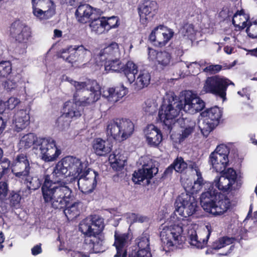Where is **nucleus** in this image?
Segmentation results:
<instances>
[{"mask_svg": "<svg viewBox=\"0 0 257 257\" xmlns=\"http://www.w3.org/2000/svg\"><path fill=\"white\" fill-rule=\"evenodd\" d=\"M87 162L78 158L68 156L62 159L54 167L51 177L48 175L44 177L42 191L44 202L57 208L66 206L71 190L62 180L68 177L70 182L73 183L87 170Z\"/></svg>", "mask_w": 257, "mask_h": 257, "instance_id": "1", "label": "nucleus"}, {"mask_svg": "<svg viewBox=\"0 0 257 257\" xmlns=\"http://www.w3.org/2000/svg\"><path fill=\"white\" fill-rule=\"evenodd\" d=\"M175 216L173 218L175 219ZM173 224L163 226L160 238L163 249L166 251L173 250L182 242V234L187 235L190 245L198 249L204 247L213 229L210 224L198 234L195 229L196 224L188 219H173Z\"/></svg>", "mask_w": 257, "mask_h": 257, "instance_id": "2", "label": "nucleus"}, {"mask_svg": "<svg viewBox=\"0 0 257 257\" xmlns=\"http://www.w3.org/2000/svg\"><path fill=\"white\" fill-rule=\"evenodd\" d=\"M104 228L103 219L86 218L79 224V230L86 235L84 248L89 252H101L105 250L104 239L101 234Z\"/></svg>", "mask_w": 257, "mask_h": 257, "instance_id": "3", "label": "nucleus"}, {"mask_svg": "<svg viewBox=\"0 0 257 257\" xmlns=\"http://www.w3.org/2000/svg\"><path fill=\"white\" fill-rule=\"evenodd\" d=\"M200 201L203 209L214 215L223 214L231 205L229 199L217 190L203 193L200 196Z\"/></svg>", "mask_w": 257, "mask_h": 257, "instance_id": "4", "label": "nucleus"}, {"mask_svg": "<svg viewBox=\"0 0 257 257\" xmlns=\"http://www.w3.org/2000/svg\"><path fill=\"white\" fill-rule=\"evenodd\" d=\"M183 102L173 94H167L159 111L158 116L169 130L175 124L176 118L182 109Z\"/></svg>", "mask_w": 257, "mask_h": 257, "instance_id": "5", "label": "nucleus"}, {"mask_svg": "<svg viewBox=\"0 0 257 257\" xmlns=\"http://www.w3.org/2000/svg\"><path fill=\"white\" fill-rule=\"evenodd\" d=\"M33 153L45 162L56 161L61 154V150L56 145V141L51 137L39 138Z\"/></svg>", "mask_w": 257, "mask_h": 257, "instance_id": "6", "label": "nucleus"}, {"mask_svg": "<svg viewBox=\"0 0 257 257\" xmlns=\"http://www.w3.org/2000/svg\"><path fill=\"white\" fill-rule=\"evenodd\" d=\"M63 80L69 82L73 85L76 92L89 91V96L83 97L80 100L79 104L83 106L92 104L97 101L100 97L101 91L100 86L97 82L94 80H89L86 82H77L68 77L63 76Z\"/></svg>", "mask_w": 257, "mask_h": 257, "instance_id": "7", "label": "nucleus"}, {"mask_svg": "<svg viewBox=\"0 0 257 257\" xmlns=\"http://www.w3.org/2000/svg\"><path fill=\"white\" fill-rule=\"evenodd\" d=\"M134 131V123L128 119H112L106 124L107 136L118 141L127 139L133 134Z\"/></svg>", "mask_w": 257, "mask_h": 257, "instance_id": "8", "label": "nucleus"}, {"mask_svg": "<svg viewBox=\"0 0 257 257\" xmlns=\"http://www.w3.org/2000/svg\"><path fill=\"white\" fill-rule=\"evenodd\" d=\"M175 211L183 218H179L175 214H172L167 226L173 224V216H175V220L188 219L191 222L188 217L194 214L197 211V202L193 196H191L187 193H183L177 198L175 202Z\"/></svg>", "mask_w": 257, "mask_h": 257, "instance_id": "9", "label": "nucleus"}, {"mask_svg": "<svg viewBox=\"0 0 257 257\" xmlns=\"http://www.w3.org/2000/svg\"><path fill=\"white\" fill-rule=\"evenodd\" d=\"M229 85H234V83L225 77L219 76L209 77L204 84L202 92L213 94L224 101L226 100V90Z\"/></svg>", "mask_w": 257, "mask_h": 257, "instance_id": "10", "label": "nucleus"}, {"mask_svg": "<svg viewBox=\"0 0 257 257\" xmlns=\"http://www.w3.org/2000/svg\"><path fill=\"white\" fill-rule=\"evenodd\" d=\"M139 163L142 166V168L135 171L133 174L132 180L136 184H140L145 180L149 183V180L158 172L157 163L148 156L141 157Z\"/></svg>", "mask_w": 257, "mask_h": 257, "instance_id": "11", "label": "nucleus"}, {"mask_svg": "<svg viewBox=\"0 0 257 257\" xmlns=\"http://www.w3.org/2000/svg\"><path fill=\"white\" fill-rule=\"evenodd\" d=\"M221 173V175L216 177L211 184L213 190H216L214 189V186L223 192L238 189L240 187L241 183L237 179L236 173L233 169L228 168Z\"/></svg>", "mask_w": 257, "mask_h": 257, "instance_id": "12", "label": "nucleus"}, {"mask_svg": "<svg viewBox=\"0 0 257 257\" xmlns=\"http://www.w3.org/2000/svg\"><path fill=\"white\" fill-rule=\"evenodd\" d=\"M199 127L204 136H207L219 123L222 116L221 109L214 106L202 112Z\"/></svg>", "mask_w": 257, "mask_h": 257, "instance_id": "13", "label": "nucleus"}, {"mask_svg": "<svg viewBox=\"0 0 257 257\" xmlns=\"http://www.w3.org/2000/svg\"><path fill=\"white\" fill-rule=\"evenodd\" d=\"M77 97V93H75L73 101H68L64 103L63 114L58 119V125L63 130L69 127L72 119L81 115V110L78 106H84L79 104L80 100Z\"/></svg>", "mask_w": 257, "mask_h": 257, "instance_id": "14", "label": "nucleus"}, {"mask_svg": "<svg viewBox=\"0 0 257 257\" xmlns=\"http://www.w3.org/2000/svg\"><path fill=\"white\" fill-rule=\"evenodd\" d=\"M229 153V149L227 146L224 144L217 146L209 155V164L217 172H223L228 165Z\"/></svg>", "mask_w": 257, "mask_h": 257, "instance_id": "15", "label": "nucleus"}, {"mask_svg": "<svg viewBox=\"0 0 257 257\" xmlns=\"http://www.w3.org/2000/svg\"><path fill=\"white\" fill-rule=\"evenodd\" d=\"M33 14L40 20H47L55 13V7L52 0H32Z\"/></svg>", "mask_w": 257, "mask_h": 257, "instance_id": "16", "label": "nucleus"}, {"mask_svg": "<svg viewBox=\"0 0 257 257\" xmlns=\"http://www.w3.org/2000/svg\"><path fill=\"white\" fill-rule=\"evenodd\" d=\"M96 172L90 169H87L73 182L76 183L79 190L84 193H90L93 191L97 185Z\"/></svg>", "mask_w": 257, "mask_h": 257, "instance_id": "17", "label": "nucleus"}, {"mask_svg": "<svg viewBox=\"0 0 257 257\" xmlns=\"http://www.w3.org/2000/svg\"><path fill=\"white\" fill-rule=\"evenodd\" d=\"M174 34L173 30L163 25H160L152 30L149 39L155 45L162 47L168 43L173 37Z\"/></svg>", "mask_w": 257, "mask_h": 257, "instance_id": "18", "label": "nucleus"}, {"mask_svg": "<svg viewBox=\"0 0 257 257\" xmlns=\"http://www.w3.org/2000/svg\"><path fill=\"white\" fill-rule=\"evenodd\" d=\"M11 36L19 43H27L32 37L30 27L20 20H16L11 26Z\"/></svg>", "mask_w": 257, "mask_h": 257, "instance_id": "19", "label": "nucleus"}, {"mask_svg": "<svg viewBox=\"0 0 257 257\" xmlns=\"http://www.w3.org/2000/svg\"><path fill=\"white\" fill-rule=\"evenodd\" d=\"M182 108L190 114H195L202 110L205 107V102L197 94L191 91H187L184 94Z\"/></svg>", "mask_w": 257, "mask_h": 257, "instance_id": "20", "label": "nucleus"}, {"mask_svg": "<svg viewBox=\"0 0 257 257\" xmlns=\"http://www.w3.org/2000/svg\"><path fill=\"white\" fill-rule=\"evenodd\" d=\"M31 168L28 157L24 154L17 156L12 164V172L19 180L27 177L30 174Z\"/></svg>", "mask_w": 257, "mask_h": 257, "instance_id": "21", "label": "nucleus"}, {"mask_svg": "<svg viewBox=\"0 0 257 257\" xmlns=\"http://www.w3.org/2000/svg\"><path fill=\"white\" fill-rule=\"evenodd\" d=\"M157 10V4L155 1L146 0L138 6L137 10L141 24L146 26L155 16Z\"/></svg>", "mask_w": 257, "mask_h": 257, "instance_id": "22", "label": "nucleus"}, {"mask_svg": "<svg viewBox=\"0 0 257 257\" xmlns=\"http://www.w3.org/2000/svg\"><path fill=\"white\" fill-rule=\"evenodd\" d=\"M120 50L117 43L111 42L106 44L99 53L95 56V59L98 66L102 65V63L116 58H120Z\"/></svg>", "mask_w": 257, "mask_h": 257, "instance_id": "23", "label": "nucleus"}, {"mask_svg": "<svg viewBox=\"0 0 257 257\" xmlns=\"http://www.w3.org/2000/svg\"><path fill=\"white\" fill-rule=\"evenodd\" d=\"M150 236L144 232L135 240L136 246L128 253L133 257H152L150 247Z\"/></svg>", "mask_w": 257, "mask_h": 257, "instance_id": "24", "label": "nucleus"}, {"mask_svg": "<svg viewBox=\"0 0 257 257\" xmlns=\"http://www.w3.org/2000/svg\"><path fill=\"white\" fill-rule=\"evenodd\" d=\"M115 241L113 245L115 246L116 253L114 257H126L127 247L131 243L132 235L128 233L114 234Z\"/></svg>", "mask_w": 257, "mask_h": 257, "instance_id": "25", "label": "nucleus"}, {"mask_svg": "<svg viewBox=\"0 0 257 257\" xmlns=\"http://www.w3.org/2000/svg\"><path fill=\"white\" fill-rule=\"evenodd\" d=\"M148 59L150 61L158 64L161 67L169 66L171 62V55L166 51L158 52L154 49L148 48Z\"/></svg>", "mask_w": 257, "mask_h": 257, "instance_id": "26", "label": "nucleus"}, {"mask_svg": "<svg viewBox=\"0 0 257 257\" xmlns=\"http://www.w3.org/2000/svg\"><path fill=\"white\" fill-rule=\"evenodd\" d=\"M128 92L127 88L123 84L103 90L101 95L108 101L114 103L124 97Z\"/></svg>", "mask_w": 257, "mask_h": 257, "instance_id": "27", "label": "nucleus"}, {"mask_svg": "<svg viewBox=\"0 0 257 257\" xmlns=\"http://www.w3.org/2000/svg\"><path fill=\"white\" fill-rule=\"evenodd\" d=\"M144 134L148 145L151 147H158L162 141L161 131L154 124L148 125L144 130Z\"/></svg>", "mask_w": 257, "mask_h": 257, "instance_id": "28", "label": "nucleus"}, {"mask_svg": "<svg viewBox=\"0 0 257 257\" xmlns=\"http://www.w3.org/2000/svg\"><path fill=\"white\" fill-rule=\"evenodd\" d=\"M198 174V176H196L197 179L194 181L193 185L191 187H186V191L192 194L198 193L203 189H204L203 193L207 191L213 192V187H212L211 183L205 181L202 176V174L199 173Z\"/></svg>", "mask_w": 257, "mask_h": 257, "instance_id": "29", "label": "nucleus"}, {"mask_svg": "<svg viewBox=\"0 0 257 257\" xmlns=\"http://www.w3.org/2000/svg\"><path fill=\"white\" fill-rule=\"evenodd\" d=\"M13 123L17 132L25 129L30 123V116L27 110L22 109L18 111L13 117Z\"/></svg>", "mask_w": 257, "mask_h": 257, "instance_id": "30", "label": "nucleus"}, {"mask_svg": "<svg viewBox=\"0 0 257 257\" xmlns=\"http://www.w3.org/2000/svg\"><path fill=\"white\" fill-rule=\"evenodd\" d=\"M96 11V9H93L89 5H81L77 8L75 12V16L78 22L85 24L89 19L93 18Z\"/></svg>", "mask_w": 257, "mask_h": 257, "instance_id": "31", "label": "nucleus"}, {"mask_svg": "<svg viewBox=\"0 0 257 257\" xmlns=\"http://www.w3.org/2000/svg\"><path fill=\"white\" fill-rule=\"evenodd\" d=\"M112 145L108 140L96 138L93 140L92 148L95 154L99 156H104L112 150Z\"/></svg>", "mask_w": 257, "mask_h": 257, "instance_id": "32", "label": "nucleus"}, {"mask_svg": "<svg viewBox=\"0 0 257 257\" xmlns=\"http://www.w3.org/2000/svg\"><path fill=\"white\" fill-rule=\"evenodd\" d=\"M151 80V75L147 70H141L136 74L135 81L132 86L135 90H140L147 87Z\"/></svg>", "mask_w": 257, "mask_h": 257, "instance_id": "33", "label": "nucleus"}, {"mask_svg": "<svg viewBox=\"0 0 257 257\" xmlns=\"http://www.w3.org/2000/svg\"><path fill=\"white\" fill-rule=\"evenodd\" d=\"M249 20V16L244 13L243 10L237 11L233 16L232 18V23L236 28H238V30H241L247 27V28L252 24H254V22L257 19L247 24Z\"/></svg>", "mask_w": 257, "mask_h": 257, "instance_id": "34", "label": "nucleus"}, {"mask_svg": "<svg viewBox=\"0 0 257 257\" xmlns=\"http://www.w3.org/2000/svg\"><path fill=\"white\" fill-rule=\"evenodd\" d=\"M70 195L68 196V201L67 202L66 206L60 208H54V209H61L64 208L65 207L67 208L64 210V213L65 215L67 216L68 219H72L75 218L78 216L80 213V211L79 209V206L80 205V203L78 202H75L72 203L71 205H69L70 201ZM46 203V202H45ZM47 204L49 205L48 203ZM50 206L53 208V207L50 205Z\"/></svg>", "mask_w": 257, "mask_h": 257, "instance_id": "35", "label": "nucleus"}, {"mask_svg": "<svg viewBox=\"0 0 257 257\" xmlns=\"http://www.w3.org/2000/svg\"><path fill=\"white\" fill-rule=\"evenodd\" d=\"M121 72L124 73L129 84H132L135 81L136 74L139 71L137 70V66L133 62L128 61L125 65L123 64Z\"/></svg>", "mask_w": 257, "mask_h": 257, "instance_id": "36", "label": "nucleus"}, {"mask_svg": "<svg viewBox=\"0 0 257 257\" xmlns=\"http://www.w3.org/2000/svg\"><path fill=\"white\" fill-rule=\"evenodd\" d=\"M39 138L33 133H29L23 136L19 143V149L25 150L35 146Z\"/></svg>", "mask_w": 257, "mask_h": 257, "instance_id": "37", "label": "nucleus"}, {"mask_svg": "<svg viewBox=\"0 0 257 257\" xmlns=\"http://www.w3.org/2000/svg\"><path fill=\"white\" fill-rule=\"evenodd\" d=\"M177 120L179 123H181L182 121H183L184 124V126H181L182 127H185L184 130L182 131V134L180 135V141H181L188 138L193 132L195 126V122L188 118H182L181 119H177Z\"/></svg>", "mask_w": 257, "mask_h": 257, "instance_id": "38", "label": "nucleus"}, {"mask_svg": "<svg viewBox=\"0 0 257 257\" xmlns=\"http://www.w3.org/2000/svg\"><path fill=\"white\" fill-rule=\"evenodd\" d=\"M125 158L119 153L116 154L113 153L110 155L109 157V162L111 167L115 171H119L124 166L125 162Z\"/></svg>", "mask_w": 257, "mask_h": 257, "instance_id": "39", "label": "nucleus"}, {"mask_svg": "<svg viewBox=\"0 0 257 257\" xmlns=\"http://www.w3.org/2000/svg\"><path fill=\"white\" fill-rule=\"evenodd\" d=\"M120 58H115L104 62L105 70L110 71L121 72L123 64L119 60Z\"/></svg>", "mask_w": 257, "mask_h": 257, "instance_id": "40", "label": "nucleus"}, {"mask_svg": "<svg viewBox=\"0 0 257 257\" xmlns=\"http://www.w3.org/2000/svg\"><path fill=\"white\" fill-rule=\"evenodd\" d=\"M91 31L100 35L107 32L103 18L94 19L89 24Z\"/></svg>", "mask_w": 257, "mask_h": 257, "instance_id": "41", "label": "nucleus"}, {"mask_svg": "<svg viewBox=\"0 0 257 257\" xmlns=\"http://www.w3.org/2000/svg\"><path fill=\"white\" fill-rule=\"evenodd\" d=\"M23 182L29 190H35L42 185V180L37 176L32 177L30 174L25 179L19 180Z\"/></svg>", "mask_w": 257, "mask_h": 257, "instance_id": "42", "label": "nucleus"}, {"mask_svg": "<svg viewBox=\"0 0 257 257\" xmlns=\"http://www.w3.org/2000/svg\"><path fill=\"white\" fill-rule=\"evenodd\" d=\"M74 56H76V61H82L87 57L91 55V52L83 45L73 46V52Z\"/></svg>", "mask_w": 257, "mask_h": 257, "instance_id": "43", "label": "nucleus"}, {"mask_svg": "<svg viewBox=\"0 0 257 257\" xmlns=\"http://www.w3.org/2000/svg\"><path fill=\"white\" fill-rule=\"evenodd\" d=\"M195 31L192 24H185L179 31V34L185 39H188L192 40L194 39Z\"/></svg>", "mask_w": 257, "mask_h": 257, "instance_id": "44", "label": "nucleus"}, {"mask_svg": "<svg viewBox=\"0 0 257 257\" xmlns=\"http://www.w3.org/2000/svg\"><path fill=\"white\" fill-rule=\"evenodd\" d=\"M235 239L228 236H223L218 238L213 242L211 248L213 249H219L226 245H230L233 243Z\"/></svg>", "mask_w": 257, "mask_h": 257, "instance_id": "45", "label": "nucleus"}, {"mask_svg": "<svg viewBox=\"0 0 257 257\" xmlns=\"http://www.w3.org/2000/svg\"><path fill=\"white\" fill-rule=\"evenodd\" d=\"M254 24H251L249 27L246 28V31L249 37L257 38V20L254 22ZM249 54L257 57V48L249 51Z\"/></svg>", "mask_w": 257, "mask_h": 257, "instance_id": "46", "label": "nucleus"}, {"mask_svg": "<svg viewBox=\"0 0 257 257\" xmlns=\"http://www.w3.org/2000/svg\"><path fill=\"white\" fill-rule=\"evenodd\" d=\"M73 52V46H70L67 49H63L60 55V57L62 58L66 61L72 63L76 62V56H74Z\"/></svg>", "mask_w": 257, "mask_h": 257, "instance_id": "47", "label": "nucleus"}, {"mask_svg": "<svg viewBox=\"0 0 257 257\" xmlns=\"http://www.w3.org/2000/svg\"><path fill=\"white\" fill-rule=\"evenodd\" d=\"M12 70V64L9 61H0V77L7 78Z\"/></svg>", "mask_w": 257, "mask_h": 257, "instance_id": "48", "label": "nucleus"}, {"mask_svg": "<svg viewBox=\"0 0 257 257\" xmlns=\"http://www.w3.org/2000/svg\"><path fill=\"white\" fill-rule=\"evenodd\" d=\"M127 222L133 224L135 222L143 223L148 220V218L145 216L134 213H128L125 215Z\"/></svg>", "mask_w": 257, "mask_h": 257, "instance_id": "49", "label": "nucleus"}, {"mask_svg": "<svg viewBox=\"0 0 257 257\" xmlns=\"http://www.w3.org/2000/svg\"><path fill=\"white\" fill-rule=\"evenodd\" d=\"M172 165L174 170L179 173L183 172L188 167V164L181 157L177 158L174 161Z\"/></svg>", "mask_w": 257, "mask_h": 257, "instance_id": "50", "label": "nucleus"}, {"mask_svg": "<svg viewBox=\"0 0 257 257\" xmlns=\"http://www.w3.org/2000/svg\"><path fill=\"white\" fill-rule=\"evenodd\" d=\"M157 108L156 103L151 100H147L144 105L143 110L146 114L151 115L156 112Z\"/></svg>", "mask_w": 257, "mask_h": 257, "instance_id": "51", "label": "nucleus"}, {"mask_svg": "<svg viewBox=\"0 0 257 257\" xmlns=\"http://www.w3.org/2000/svg\"><path fill=\"white\" fill-rule=\"evenodd\" d=\"M10 164L11 162L8 158L2 157L0 159V178L8 172Z\"/></svg>", "mask_w": 257, "mask_h": 257, "instance_id": "52", "label": "nucleus"}, {"mask_svg": "<svg viewBox=\"0 0 257 257\" xmlns=\"http://www.w3.org/2000/svg\"><path fill=\"white\" fill-rule=\"evenodd\" d=\"M107 32L110 29L117 26L118 18L116 17H111L108 18L103 17Z\"/></svg>", "mask_w": 257, "mask_h": 257, "instance_id": "53", "label": "nucleus"}, {"mask_svg": "<svg viewBox=\"0 0 257 257\" xmlns=\"http://www.w3.org/2000/svg\"><path fill=\"white\" fill-rule=\"evenodd\" d=\"M83 248L85 252L75 251L71 249H68L67 254L71 257H89V253H95V252H89L84 248V244L83 245Z\"/></svg>", "mask_w": 257, "mask_h": 257, "instance_id": "54", "label": "nucleus"}, {"mask_svg": "<svg viewBox=\"0 0 257 257\" xmlns=\"http://www.w3.org/2000/svg\"><path fill=\"white\" fill-rule=\"evenodd\" d=\"M10 199V203L12 206L16 208H18L20 206V203L21 200V197L18 193L13 192L11 194Z\"/></svg>", "mask_w": 257, "mask_h": 257, "instance_id": "55", "label": "nucleus"}, {"mask_svg": "<svg viewBox=\"0 0 257 257\" xmlns=\"http://www.w3.org/2000/svg\"><path fill=\"white\" fill-rule=\"evenodd\" d=\"M222 69V66L220 65H210L203 69V71L210 74L218 73Z\"/></svg>", "mask_w": 257, "mask_h": 257, "instance_id": "56", "label": "nucleus"}, {"mask_svg": "<svg viewBox=\"0 0 257 257\" xmlns=\"http://www.w3.org/2000/svg\"><path fill=\"white\" fill-rule=\"evenodd\" d=\"M20 102V100L15 97H10L5 103L4 106H7L8 109H14L19 103Z\"/></svg>", "mask_w": 257, "mask_h": 257, "instance_id": "57", "label": "nucleus"}, {"mask_svg": "<svg viewBox=\"0 0 257 257\" xmlns=\"http://www.w3.org/2000/svg\"><path fill=\"white\" fill-rule=\"evenodd\" d=\"M8 191V184L6 182H0V199L6 197Z\"/></svg>", "mask_w": 257, "mask_h": 257, "instance_id": "58", "label": "nucleus"}, {"mask_svg": "<svg viewBox=\"0 0 257 257\" xmlns=\"http://www.w3.org/2000/svg\"><path fill=\"white\" fill-rule=\"evenodd\" d=\"M6 114L3 112L0 114V135L3 132L6 126L7 118L4 116Z\"/></svg>", "mask_w": 257, "mask_h": 257, "instance_id": "59", "label": "nucleus"}, {"mask_svg": "<svg viewBox=\"0 0 257 257\" xmlns=\"http://www.w3.org/2000/svg\"><path fill=\"white\" fill-rule=\"evenodd\" d=\"M16 86V83L12 80H8L5 83V87L7 90L11 91L14 89Z\"/></svg>", "mask_w": 257, "mask_h": 257, "instance_id": "60", "label": "nucleus"}, {"mask_svg": "<svg viewBox=\"0 0 257 257\" xmlns=\"http://www.w3.org/2000/svg\"><path fill=\"white\" fill-rule=\"evenodd\" d=\"M32 254L33 255H37L42 252V248L41 246V244H37L35 245L31 249Z\"/></svg>", "mask_w": 257, "mask_h": 257, "instance_id": "61", "label": "nucleus"}, {"mask_svg": "<svg viewBox=\"0 0 257 257\" xmlns=\"http://www.w3.org/2000/svg\"><path fill=\"white\" fill-rule=\"evenodd\" d=\"M188 166L192 170H194L195 171L196 175L198 176L199 173V174H201L199 167L197 165V164L195 162H190L189 164H188Z\"/></svg>", "mask_w": 257, "mask_h": 257, "instance_id": "62", "label": "nucleus"}, {"mask_svg": "<svg viewBox=\"0 0 257 257\" xmlns=\"http://www.w3.org/2000/svg\"><path fill=\"white\" fill-rule=\"evenodd\" d=\"M206 64V62L204 60H200L199 62H193L190 64L189 65H187L188 68H190L192 65L194 64L197 65V67L199 68L204 66Z\"/></svg>", "mask_w": 257, "mask_h": 257, "instance_id": "63", "label": "nucleus"}, {"mask_svg": "<svg viewBox=\"0 0 257 257\" xmlns=\"http://www.w3.org/2000/svg\"><path fill=\"white\" fill-rule=\"evenodd\" d=\"M237 93L241 96H245L247 99H249V94L247 92V88H243L241 91H238Z\"/></svg>", "mask_w": 257, "mask_h": 257, "instance_id": "64", "label": "nucleus"}]
</instances>
